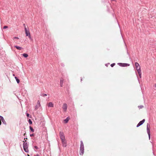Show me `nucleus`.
Masks as SVG:
<instances>
[{"mask_svg":"<svg viewBox=\"0 0 156 156\" xmlns=\"http://www.w3.org/2000/svg\"><path fill=\"white\" fill-rule=\"evenodd\" d=\"M60 139L62 140V142L63 144V145L65 147L66 146V143L65 141V139L64 134L62 132H60Z\"/></svg>","mask_w":156,"mask_h":156,"instance_id":"obj_1","label":"nucleus"},{"mask_svg":"<svg viewBox=\"0 0 156 156\" xmlns=\"http://www.w3.org/2000/svg\"><path fill=\"white\" fill-rule=\"evenodd\" d=\"M23 147L24 150L26 152H28V149L27 144V143L24 142L23 143Z\"/></svg>","mask_w":156,"mask_h":156,"instance_id":"obj_2","label":"nucleus"},{"mask_svg":"<svg viewBox=\"0 0 156 156\" xmlns=\"http://www.w3.org/2000/svg\"><path fill=\"white\" fill-rule=\"evenodd\" d=\"M147 133L148 135L149 138V139L150 138V126L148 124H147Z\"/></svg>","mask_w":156,"mask_h":156,"instance_id":"obj_3","label":"nucleus"},{"mask_svg":"<svg viewBox=\"0 0 156 156\" xmlns=\"http://www.w3.org/2000/svg\"><path fill=\"white\" fill-rule=\"evenodd\" d=\"M135 66L137 71L141 70L140 67L138 63L136 62H135Z\"/></svg>","mask_w":156,"mask_h":156,"instance_id":"obj_4","label":"nucleus"},{"mask_svg":"<svg viewBox=\"0 0 156 156\" xmlns=\"http://www.w3.org/2000/svg\"><path fill=\"white\" fill-rule=\"evenodd\" d=\"M67 105L66 104L64 103L62 106V108L64 112H66L67 109Z\"/></svg>","mask_w":156,"mask_h":156,"instance_id":"obj_5","label":"nucleus"},{"mask_svg":"<svg viewBox=\"0 0 156 156\" xmlns=\"http://www.w3.org/2000/svg\"><path fill=\"white\" fill-rule=\"evenodd\" d=\"M118 64L120 66L123 67L127 66H129V64L127 63H119Z\"/></svg>","mask_w":156,"mask_h":156,"instance_id":"obj_6","label":"nucleus"},{"mask_svg":"<svg viewBox=\"0 0 156 156\" xmlns=\"http://www.w3.org/2000/svg\"><path fill=\"white\" fill-rule=\"evenodd\" d=\"M84 153V147H80V154L83 155Z\"/></svg>","mask_w":156,"mask_h":156,"instance_id":"obj_7","label":"nucleus"},{"mask_svg":"<svg viewBox=\"0 0 156 156\" xmlns=\"http://www.w3.org/2000/svg\"><path fill=\"white\" fill-rule=\"evenodd\" d=\"M145 121V119H143L142 121H140L137 125V127H138L142 125L144 122Z\"/></svg>","mask_w":156,"mask_h":156,"instance_id":"obj_8","label":"nucleus"},{"mask_svg":"<svg viewBox=\"0 0 156 156\" xmlns=\"http://www.w3.org/2000/svg\"><path fill=\"white\" fill-rule=\"evenodd\" d=\"M47 105L49 107H53L54 106V104L51 102H49L47 104Z\"/></svg>","mask_w":156,"mask_h":156,"instance_id":"obj_9","label":"nucleus"},{"mask_svg":"<svg viewBox=\"0 0 156 156\" xmlns=\"http://www.w3.org/2000/svg\"><path fill=\"white\" fill-rule=\"evenodd\" d=\"M64 80L63 78H61L60 80V85L61 87H62L63 83Z\"/></svg>","mask_w":156,"mask_h":156,"instance_id":"obj_10","label":"nucleus"},{"mask_svg":"<svg viewBox=\"0 0 156 156\" xmlns=\"http://www.w3.org/2000/svg\"><path fill=\"white\" fill-rule=\"evenodd\" d=\"M25 33L26 34V36H29V37H30V32L28 31H27L25 32Z\"/></svg>","mask_w":156,"mask_h":156,"instance_id":"obj_11","label":"nucleus"},{"mask_svg":"<svg viewBox=\"0 0 156 156\" xmlns=\"http://www.w3.org/2000/svg\"><path fill=\"white\" fill-rule=\"evenodd\" d=\"M14 47L16 48L18 50H21L23 49V48L22 47H19V46H14Z\"/></svg>","mask_w":156,"mask_h":156,"instance_id":"obj_12","label":"nucleus"},{"mask_svg":"<svg viewBox=\"0 0 156 156\" xmlns=\"http://www.w3.org/2000/svg\"><path fill=\"white\" fill-rule=\"evenodd\" d=\"M69 119L68 117H67L64 120V122L65 123H67L68 122Z\"/></svg>","mask_w":156,"mask_h":156,"instance_id":"obj_13","label":"nucleus"},{"mask_svg":"<svg viewBox=\"0 0 156 156\" xmlns=\"http://www.w3.org/2000/svg\"><path fill=\"white\" fill-rule=\"evenodd\" d=\"M80 142H81V144H80V147H84V145H83V142L82 141H81Z\"/></svg>","mask_w":156,"mask_h":156,"instance_id":"obj_14","label":"nucleus"},{"mask_svg":"<svg viewBox=\"0 0 156 156\" xmlns=\"http://www.w3.org/2000/svg\"><path fill=\"white\" fill-rule=\"evenodd\" d=\"M15 78L16 79L17 83H19L20 82V80L19 79H18L16 77H15Z\"/></svg>","mask_w":156,"mask_h":156,"instance_id":"obj_15","label":"nucleus"},{"mask_svg":"<svg viewBox=\"0 0 156 156\" xmlns=\"http://www.w3.org/2000/svg\"><path fill=\"white\" fill-rule=\"evenodd\" d=\"M138 73V74L140 76V77H141V70L138 71H137Z\"/></svg>","mask_w":156,"mask_h":156,"instance_id":"obj_16","label":"nucleus"},{"mask_svg":"<svg viewBox=\"0 0 156 156\" xmlns=\"http://www.w3.org/2000/svg\"><path fill=\"white\" fill-rule=\"evenodd\" d=\"M22 55L25 57H27L28 56V55L27 54L24 53Z\"/></svg>","mask_w":156,"mask_h":156,"instance_id":"obj_17","label":"nucleus"},{"mask_svg":"<svg viewBox=\"0 0 156 156\" xmlns=\"http://www.w3.org/2000/svg\"><path fill=\"white\" fill-rule=\"evenodd\" d=\"M30 129L31 131H32L33 132H34V130L33 129V128L31 126H30Z\"/></svg>","mask_w":156,"mask_h":156,"instance_id":"obj_18","label":"nucleus"},{"mask_svg":"<svg viewBox=\"0 0 156 156\" xmlns=\"http://www.w3.org/2000/svg\"><path fill=\"white\" fill-rule=\"evenodd\" d=\"M144 107V106L143 105L139 106H138V108L139 109L141 108H142Z\"/></svg>","mask_w":156,"mask_h":156,"instance_id":"obj_19","label":"nucleus"},{"mask_svg":"<svg viewBox=\"0 0 156 156\" xmlns=\"http://www.w3.org/2000/svg\"><path fill=\"white\" fill-rule=\"evenodd\" d=\"M41 96L43 97L46 96H47V94H42Z\"/></svg>","mask_w":156,"mask_h":156,"instance_id":"obj_20","label":"nucleus"},{"mask_svg":"<svg viewBox=\"0 0 156 156\" xmlns=\"http://www.w3.org/2000/svg\"><path fill=\"white\" fill-rule=\"evenodd\" d=\"M0 120H1L2 121L4 119L3 117L1 116H0Z\"/></svg>","mask_w":156,"mask_h":156,"instance_id":"obj_21","label":"nucleus"},{"mask_svg":"<svg viewBox=\"0 0 156 156\" xmlns=\"http://www.w3.org/2000/svg\"><path fill=\"white\" fill-rule=\"evenodd\" d=\"M115 65V63H114L113 64H112L111 65V66L112 67H113Z\"/></svg>","mask_w":156,"mask_h":156,"instance_id":"obj_22","label":"nucleus"},{"mask_svg":"<svg viewBox=\"0 0 156 156\" xmlns=\"http://www.w3.org/2000/svg\"><path fill=\"white\" fill-rule=\"evenodd\" d=\"M29 122L30 124H31L32 123V122L30 119L29 120Z\"/></svg>","mask_w":156,"mask_h":156,"instance_id":"obj_23","label":"nucleus"},{"mask_svg":"<svg viewBox=\"0 0 156 156\" xmlns=\"http://www.w3.org/2000/svg\"><path fill=\"white\" fill-rule=\"evenodd\" d=\"M37 103L39 104V106H41L40 102V101H38Z\"/></svg>","mask_w":156,"mask_h":156,"instance_id":"obj_24","label":"nucleus"},{"mask_svg":"<svg viewBox=\"0 0 156 156\" xmlns=\"http://www.w3.org/2000/svg\"><path fill=\"white\" fill-rule=\"evenodd\" d=\"M7 28H8V26H4V27H3V28H4V29Z\"/></svg>","mask_w":156,"mask_h":156,"instance_id":"obj_25","label":"nucleus"},{"mask_svg":"<svg viewBox=\"0 0 156 156\" xmlns=\"http://www.w3.org/2000/svg\"><path fill=\"white\" fill-rule=\"evenodd\" d=\"M25 32L27 31V28H26V26H25Z\"/></svg>","mask_w":156,"mask_h":156,"instance_id":"obj_26","label":"nucleus"},{"mask_svg":"<svg viewBox=\"0 0 156 156\" xmlns=\"http://www.w3.org/2000/svg\"><path fill=\"white\" fill-rule=\"evenodd\" d=\"M34 148H36V149H38V147H37L36 146H35L34 147Z\"/></svg>","mask_w":156,"mask_h":156,"instance_id":"obj_27","label":"nucleus"},{"mask_svg":"<svg viewBox=\"0 0 156 156\" xmlns=\"http://www.w3.org/2000/svg\"><path fill=\"white\" fill-rule=\"evenodd\" d=\"M13 38H14V39H19V38L18 37H14Z\"/></svg>","mask_w":156,"mask_h":156,"instance_id":"obj_28","label":"nucleus"},{"mask_svg":"<svg viewBox=\"0 0 156 156\" xmlns=\"http://www.w3.org/2000/svg\"><path fill=\"white\" fill-rule=\"evenodd\" d=\"M34 136V134H31L30 135V136Z\"/></svg>","mask_w":156,"mask_h":156,"instance_id":"obj_29","label":"nucleus"},{"mask_svg":"<svg viewBox=\"0 0 156 156\" xmlns=\"http://www.w3.org/2000/svg\"><path fill=\"white\" fill-rule=\"evenodd\" d=\"M29 115H29V114L28 113H27V117H29Z\"/></svg>","mask_w":156,"mask_h":156,"instance_id":"obj_30","label":"nucleus"},{"mask_svg":"<svg viewBox=\"0 0 156 156\" xmlns=\"http://www.w3.org/2000/svg\"><path fill=\"white\" fill-rule=\"evenodd\" d=\"M82 80H83V78H81V79L80 81H81V82H82Z\"/></svg>","mask_w":156,"mask_h":156,"instance_id":"obj_31","label":"nucleus"},{"mask_svg":"<svg viewBox=\"0 0 156 156\" xmlns=\"http://www.w3.org/2000/svg\"><path fill=\"white\" fill-rule=\"evenodd\" d=\"M2 123L1 121V120L0 119V125H1Z\"/></svg>","mask_w":156,"mask_h":156,"instance_id":"obj_32","label":"nucleus"},{"mask_svg":"<svg viewBox=\"0 0 156 156\" xmlns=\"http://www.w3.org/2000/svg\"><path fill=\"white\" fill-rule=\"evenodd\" d=\"M26 134V133H24V136H25V135Z\"/></svg>","mask_w":156,"mask_h":156,"instance_id":"obj_33","label":"nucleus"},{"mask_svg":"<svg viewBox=\"0 0 156 156\" xmlns=\"http://www.w3.org/2000/svg\"><path fill=\"white\" fill-rule=\"evenodd\" d=\"M155 87H156V84L155 85Z\"/></svg>","mask_w":156,"mask_h":156,"instance_id":"obj_34","label":"nucleus"},{"mask_svg":"<svg viewBox=\"0 0 156 156\" xmlns=\"http://www.w3.org/2000/svg\"><path fill=\"white\" fill-rule=\"evenodd\" d=\"M28 155V156H29V154H28V155Z\"/></svg>","mask_w":156,"mask_h":156,"instance_id":"obj_35","label":"nucleus"},{"mask_svg":"<svg viewBox=\"0 0 156 156\" xmlns=\"http://www.w3.org/2000/svg\"><path fill=\"white\" fill-rule=\"evenodd\" d=\"M23 25H24V26H25V24H23Z\"/></svg>","mask_w":156,"mask_h":156,"instance_id":"obj_36","label":"nucleus"}]
</instances>
